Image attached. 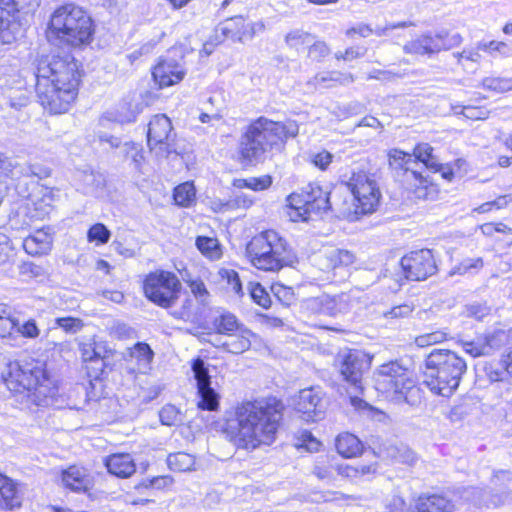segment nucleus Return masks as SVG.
<instances>
[{"label": "nucleus", "instance_id": "aec40b11", "mask_svg": "<svg viewBox=\"0 0 512 512\" xmlns=\"http://www.w3.org/2000/svg\"><path fill=\"white\" fill-rule=\"evenodd\" d=\"M54 194L51 190H42V196L40 199H33L31 206L28 204L25 208V215L29 217V221L24 220L23 223L18 226L17 220H11L12 227L16 229H27L31 226L33 219L41 220L47 217L53 210Z\"/></svg>", "mask_w": 512, "mask_h": 512}, {"label": "nucleus", "instance_id": "b1692460", "mask_svg": "<svg viewBox=\"0 0 512 512\" xmlns=\"http://www.w3.org/2000/svg\"><path fill=\"white\" fill-rule=\"evenodd\" d=\"M456 500L443 495H421L415 502L417 512H453Z\"/></svg>", "mask_w": 512, "mask_h": 512}, {"label": "nucleus", "instance_id": "13d9d810", "mask_svg": "<svg viewBox=\"0 0 512 512\" xmlns=\"http://www.w3.org/2000/svg\"><path fill=\"white\" fill-rule=\"evenodd\" d=\"M250 296L253 301L263 308H269L271 299L266 290L259 283L249 284Z\"/></svg>", "mask_w": 512, "mask_h": 512}, {"label": "nucleus", "instance_id": "6e6552de", "mask_svg": "<svg viewBox=\"0 0 512 512\" xmlns=\"http://www.w3.org/2000/svg\"><path fill=\"white\" fill-rule=\"evenodd\" d=\"M344 191H349L353 196L354 210L345 207H339L338 211L344 217L355 220L359 215L373 213L380 201V191L374 179L370 178L366 173H353L348 182L341 183L333 189V195H339Z\"/></svg>", "mask_w": 512, "mask_h": 512}, {"label": "nucleus", "instance_id": "8fccbe9b", "mask_svg": "<svg viewBox=\"0 0 512 512\" xmlns=\"http://www.w3.org/2000/svg\"><path fill=\"white\" fill-rule=\"evenodd\" d=\"M131 356L138 361L139 365L146 368L151 363L154 353L148 344L139 342L134 345Z\"/></svg>", "mask_w": 512, "mask_h": 512}, {"label": "nucleus", "instance_id": "ea45409f", "mask_svg": "<svg viewBox=\"0 0 512 512\" xmlns=\"http://www.w3.org/2000/svg\"><path fill=\"white\" fill-rule=\"evenodd\" d=\"M196 197V191L193 183L185 182L178 185L174 190L175 203L182 207L190 206Z\"/></svg>", "mask_w": 512, "mask_h": 512}, {"label": "nucleus", "instance_id": "2eb2a0df", "mask_svg": "<svg viewBox=\"0 0 512 512\" xmlns=\"http://www.w3.org/2000/svg\"><path fill=\"white\" fill-rule=\"evenodd\" d=\"M400 265L405 279L413 281L426 280L437 271L434 255L429 249L410 252L401 258Z\"/></svg>", "mask_w": 512, "mask_h": 512}, {"label": "nucleus", "instance_id": "39448f33", "mask_svg": "<svg viewBox=\"0 0 512 512\" xmlns=\"http://www.w3.org/2000/svg\"><path fill=\"white\" fill-rule=\"evenodd\" d=\"M246 255L255 268L263 271H278L298 262L287 241L274 230L255 235L246 246Z\"/></svg>", "mask_w": 512, "mask_h": 512}, {"label": "nucleus", "instance_id": "58836bf2", "mask_svg": "<svg viewBox=\"0 0 512 512\" xmlns=\"http://www.w3.org/2000/svg\"><path fill=\"white\" fill-rule=\"evenodd\" d=\"M493 307L489 306L486 302H473L465 305L464 314L467 317L474 318L478 321H485L490 319L494 314Z\"/></svg>", "mask_w": 512, "mask_h": 512}, {"label": "nucleus", "instance_id": "e433bc0d", "mask_svg": "<svg viewBox=\"0 0 512 512\" xmlns=\"http://www.w3.org/2000/svg\"><path fill=\"white\" fill-rule=\"evenodd\" d=\"M16 326V317L0 319V338L11 347H20V337H17Z\"/></svg>", "mask_w": 512, "mask_h": 512}, {"label": "nucleus", "instance_id": "5701e85b", "mask_svg": "<svg viewBox=\"0 0 512 512\" xmlns=\"http://www.w3.org/2000/svg\"><path fill=\"white\" fill-rule=\"evenodd\" d=\"M62 483L71 491L86 492L92 485V479L85 468L73 465L62 472Z\"/></svg>", "mask_w": 512, "mask_h": 512}, {"label": "nucleus", "instance_id": "1a4fd4ad", "mask_svg": "<svg viewBox=\"0 0 512 512\" xmlns=\"http://www.w3.org/2000/svg\"><path fill=\"white\" fill-rule=\"evenodd\" d=\"M182 283L171 271L155 270L148 273L143 281L145 297L153 304L168 309L180 299Z\"/></svg>", "mask_w": 512, "mask_h": 512}, {"label": "nucleus", "instance_id": "bb28decb", "mask_svg": "<svg viewBox=\"0 0 512 512\" xmlns=\"http://www.w3.org/2000/svg\"><path fill=\"white\" fill-rule=\"evenodd\" d=\"M21 506L17 486L13 480L0 473V510L8 511Z\"/></svg>", "mask_w": 512, "mask_h": 512}, {"label": "nucleus", "instance_id": "dca6fc26", "mask_svg": "<svg viewBox=\"0 0 512 512\" xmlns=\"http://www.w3.org/2000/svg\"><path fill=\"white\" fill-rule=\"evenodd\" d=\"M192 371L197 382L199 401L197 406L201 410L216 411L219 407V394L211 387V377L208 368L201 358L192 363Z\"/></svg>", "mask_w": 512, "mask_h": 512}, {"label": "nucleus", "instance_id": "6ab92c4d", "mask_svg": "<svg viewBox=\"0 0 512 512\" xmlns=\"http://www.w3.org/2000/svg\"><path fill=\"white\" fill-rule=\"evenodd\" d=\"M355 261V255L343 249H328L313 257L314 266L323 272H331L338 267L349 266Z\"/></svg>", "mask_w": 512, "mask_h": 512}, {"label": "nucleus", "instance_id": "e2e57ef3", "mask_svg": "<svg viewBox=\"0 0 512 512\" xmlns=\"http://www.w3.org/2000/svg\"><path fill=\"white\" fill-rule=\"evenodd\" d=\"M332 159L333 155L326 150L310 152L308 154V160L310 163L321 170H326L328 165L332 162Z\"/></svg>", "mask_w": 512, "mask_h": 512}, {"label": "nucleus", "instance_id": "de8ad7c7", "mask_svg": "<svg viewBox=\"0 0 512 512\" xmlns=\"http://www.w3.org/2000/svg\"><path fill=\"white\" fill-rule=\"evenodd\" d=\"M484 372L490 382L507 381L509 379L502 360L486 363L484 366Z\"/></svg>", "mask_w": 512, "mask_h": 512}, {"label": "nucleus", "instance_id": "f704fd0d", "mask_svg": "<svg viewBox=\"0 0 512 512\" xmlns=\"http://www.w3.org/2000/svg\"><path fill=\"white\" fill-rule=\"evenodd\" d=\"M414 24L412 22H398V23H395V24H388L386 25L385 27H376L375 30H373L372 28H370V26L368 25H364V24H361V25H358L357 27H353L349 30H347V35L350 36L352 35L353 33H356V34H359L360 36L362 37H368L370 36L371 34H376L377 36H382V35H388V31L390 30H393V29H396V28H405V27H409V26H413Z\"/></svg>", "mask_w": 512, "mask_h": 512}, {"label": "nucleus", "instance_id": "0e129e2a", "mask_svg": "<svg viewBox=\"0 0 512 512\" xmlns=\"http://www.w3.org/2000/svg\"><path fill=\"white\" fill-rule=\"evenodd\" d=\"M308 56L317 62H320L323 58H325L329 53L330 49L327 44L323 41H314L308 46Z\"/></svg>", "mask_w": 512, "mask_h": 512}, {"label": "nucleus", "instance_id": "a211bd4d", "mask_svg": "<svg viewBox=\"0 0 512 512\" xmlns=\"http://www.w3.org/2000/svg\"><path fill=\"white\" fill-rule=\"evenodd\" d=\"M295 407L306 415L307 420L316 421L321 418L324 410L323 393L319 387H309L301 390Z\"/></svg>", "mask_w": 512, "mask_h": 512}, {"label": "nucleus", "instance_id": "473e14b6", "mask_svg": "<svg viewBox=\"0 0 512 512\" xmlns=\"http://www.w3.org/2000/svg\"><path fill=\"white\" fill-rule=\"evenodd\" d=\"M380 454L397 462L412 465L416 461L415 453L404 445H384Z\"/></svg>", "mask_w": 512, "mask_h": 512}, {"label": "nucleus", "instance_id": "c85d7f7f", "mask_svg": "<svg viewBox=\"0 0 512 512\" xmlns=\"http://www.w3.org/2000/svg\"><path fill=\"white\" fill-rule=\"evenodd\" d=\"M354 82V76L351 73H342L339 71H329L316 74L311 80L308 81V85L314 88L333 87L336 83L346 85Z\"/></svg>", "mask_w": 512, "mask_h": 512}, {"label": "nucleus", "instance_id": "69168bd1", "mask_svg": "<svg viewBox=\"0 0 512 512\" xmlns=\"http://www.w3.org/2000/svg\"><path fill=\"white\" fill-rule=\"evenodd\" d=\"M412 312H413V306L405 303V304H401V305L392 307L390 310L384 312L383 316L386 319L398 320V319H403V318L409 317Z\"/></svg>", "mask_w": 512, "mask_h": 512}, {"label": "nucleus", "instance_id": "774afa93", "mask_svg": "<svg viewBox=\"0 0 512 512\" xmlns=\"http://www.w3.org/2000/svg\"><path fill=\"white\" fill-rule=\"evenodd\" d=\"M13 256V247L9 237L0 233V265L7 263Z\"/></svg>", "mask_w": 512, "mask_h": 512}, {"label": "nucleus", "instance_id": "338daca9", "mask_svg": "<svg viewBox=\"0 0 512 512\" xmlns=\"http://www.w3.org/2000/svg\"><path fill=\"white\" fill-rule=\"evenodd\" d=\"M220 275L223 279H225L230 286L231 290H233L236 294H241L242 285L239 278V275L236 271L231 269H222L220 271Z\"/></svg>", "mask_w": 512, "mask_h": 512}, {"label": "nucleus", "instance_id": "a18cd8bd", "mask_svg": "<svg viewBox=\"0 0 512 512\" xmlns=\"http://www.w3.org/2000/svg\"><path fill=\"white\" fill-rule=\"evenodd\" d=\"M196 246L203 255L210 259H217L220 257L218 241L215 238L199 236L196 239Z\"/></svg>", "mask_w": 512, "mask_h": 512}, {"label": "nucleus", "instance_id": "cd10ccee", "mask_svg": "<svg viewBox=\"0 0 512 512\" xmlns=\"http://www.w3.org/2000/svg\"><path fill=\"white\" fill-rule=\"evenodd\" d=\"M335 446L337 452L344 458H354L362 454L363 444L354 434L345 432L337 436Z\"/></svg>", "mask_w": 512, "mask_h": 512}, {"label": "nucleus", "instance_id": "c9c22d12", "mask_svg": "<svg viewBox=\"0 0 512 512\" xmlns=\"http://www.w3.org/2000/svg\"><path fill=\"white\" fill-rule=\"evenodd\" d=\"M213 326L217 333L226 334L228 336H232V333L243 328V326L238 323L236 316L229 312L216 317L213 321Z\"/></svg>", "mask_w": 512, "mask_h": 512}, {"label": "nucleus", "instance_id": "7c9ffc66", "mask_svg": "<svg viewBox=\"0 0 512 512\" xmlns=\"http://www.w3.org/2000/svg\"><path fill=\"white\" fill-rule=\"evenodd\" d=\"M252 336L253 333L243 327L237 331V334L232 333V336H229L230 339L222 343V347L233 354L243 353L250 348Z\"/></svg>", "mask_w": 512, "mask_h": 512}, {"label": "nucleus", "instance_id": "412c9836", "mask_svg": "<svg viewBox=\"0 0 512 512\" xmlns=\"http://www.w3.org/2000/svg\"><path fill=\"white\" fill-rule=\"evenodd\" d=\"M313 307L322 315L335 317L347 313L351 308V297L347 293L322 295L313 300Z\"/></svg>", "mask_w": 512, "mask_h": 512}, {"label": "nucleus", "instance_id": "4d7b16f0", "mask_svg": "<svg viewBox=\"0 0 512 512\" xmlns=\"http://www.w3.org/2000/svg\"><path fill=\"white\" fill-rule=\"evenodd\" d=\"M184 281L189 286L192 294L195 296V298L202 304H206L209 299V292L204 284V282L197 278V279H184Z\"/></svg>", "mask_w": 512, "mask_h": 512}, {"label": "nucleus", "instance_id": "7ed1b4c3", "mask_svg": "<svg viewBox=\"0 0 512 512\" xmlns=\"http://www.w3.org/2000/svg\"><path fill=\"white\" fill-rule=\"evenodd\" d=\"M467 364L457 353L433 349L425 359L423 384L431 392L450 397L458 388Z\"/></svg>", "mask_w": 512, "mask_h": 512}, {"label": "nucleus", "instance_id": "4be33fe9", "mask_svg": "<svg viewBox=\"0 0 512 512\" xmlns=\"http://www.w3.org/2000/svg\"><path fill=\"white\" fill-rule=\"evenodd\" d=\"M176 134L173 130H147V142L158 155L176 152Z\"/></svg>", "mask_w": 512, "mask_h": 512}, {"label": "nucleus", "instance_id": "4468645a", "mask_svg": "<svg viewBox=\"0 0 512 512\" xmlns=\"http://www.w3.org/2000/svg\"><path fill=\"white\" fill-rule=\"evenodd\" d=\"M275 130H247L240 142V154L247 164L260 161L268 148L278 143Z\"/></svg>", "mask_w": 512, "mask_h": 512}, {"label": "nucleus", "instance_id": "c03bdc74", "mask_svg": "<svg viewBox=\"0 0 512 512\" xmlns=\"http://www.w3.org/2000/svg\"><path fill=\"white\" fill-rule=\"evenodd\" d=\"M487 356L492 355L499 350L507 341V335L504 331L498 330L493 333L483 335Z\"/></svg>", "mask_w": 512, "mask_h": 512}, {"label": "nucleus", "instance_id": "864d4df0", "mask_svg": "<svg viewBox=\"0 0 512 512\" xmlns=\"http://www.w3.org/2000/svg\"><path fill=\"white\" fill-rule=\"evenodd\" d=\"M159 418L163 425L174 426L181 422V413L174 405H165L159 412Z\"/></svg>", "mask_w": 512, "mask_h": 512}, {"label": "nucleus", "instance_id": "680f3d73", "mask_svg": "<svg viewBox=\"0 0 512 512\" xmlns=\"http://www.w3.org/2000/svg\"><path fill=\"white\" fill-rule=\"evenodd\" d=\"M253 204L252 198L244 193H240L230 198L226 203L223 204L224 210L233 209H247Z\"/></svg>", "mask_w": 512, "mask_h": 512}, {"label": "nucleus", "instance_id": "09e8293b", "mask_svg": "<svg viewBox=\"0 0 512 512\" xmlns=\"http://www.w3.org/2000/svg\"><path fill=\"white\" fill-rule=\"evenodd\" d=\"M459 344L463 350L470 356L476 358L481 356H487L485 344L482 336H478L471 341L459 340Z\"/></svg>", "mask_w": 512, "mask_h": 512}, {"label": "nucleus", "instance_id": "72a5a7b5", "mask_svg": "<svg viewBox=\"0 0 512 512\" xmlns=\"http://www.w3.org/2000/svg\"><path fill=\"white\" fill-rule=\"evenodd\" d=\"M134 115L133 113L127 109L122 108V110H107L100 117L98 124L100 126H108V125H125L130 124L133 121Z\"/></svg>", "mask_w": 512, "mask_h": 512}, {"label": "nucleus", "instance_id": "0eeeda50", "mask_svg": "<svg viewBox=\"0 0 512 512\" xmlns=\"http://www.w3.org/2000/svg\"><path fill=\"white\" fill-rule=\"evenodd\" d=\"M377 390L404 400L410 405L420 402L421 391L416 386L414 373L398 361L380 365L375 373Z\"/></svg>", "mask_w": 512, "mask_h": 512}, {"label": "nucleus", "instance_id": "9b49d317", "mask_svg": "<svg viewBox=\"0 0 512 512\" xmlns=\"http://www.w3.org/2000/svg\"><path fill=\"white\" fill-rule=\"evenodd\" d=\"M39 5V0H0V45L11 44L20 32L18 13H28Z\"/></svg>", "mask_w": 512, "mask_h": 512}, {"label": "nucleus", "instance_id": "4c0bfd02", "mask_svg": "<svg viewBox=\"0 0 512 512\" xmlns=\"http://www.w3.org/2000/svg\"><path fill=\"white\" fill-rule=\"evenodd\" d=\"M167 464L173 471H191L195 465V457L185 452H177L168 456Z\"/></svg>", "mask_w": 512, "mask_h": 512}, {"label": "nucleus", "instance_id": "6e6d98bb", "mask_svg": "<svg viewBox=\"0 0 512 512\" xmlns=\"http://www.w3.org/2000/svg\"><path fill=\"white\" fill-rule=\"evenodd\" d=\"M477 49L486 51L491 55L495 52H498L502 56L512 55V48L502 41L478 42Z\"/></svg>", "mask_w": 512, "mask_h": 512}, {"label": "nucleus", "instance_id": "a19ab883", "mask_svg": "<svg viewBox=\"0 0 512 512\" xmlns=\"http://www.w3.org/2000/svg\"><path fill=\"white\" fill-rule=\"evenodd\" d=\"M126 156L131 159L133 169L139 173L144 174L145 157L142 148L134 143H125Z\"/></svg>", "mask_w": 512, "mask_h": 512}, {"label": "nucleus", "instance_id": "2f4dec72", "mask_svg": "<svg viewBox=\"0 0 512 512\" xmlns=\"http://www.w3.org/2000/svg\"><path fill=\"white\" fill-rule=\"evenodd\" d=\"M388 156L389 165L393 169H403L407 177L409 175H411L415 179H418V177H420V175L416 171H413L410 167L411 164L415 163L413 155L405 153L398 149H393L390 150Z\"/></svg>", "mask_w": 512, "mask_h": 512}, {"label": "nucleus", "instance_id": "603ef678", "mask_svg": "<svg viewBox=\"0 0 512 512\" xmlns=\"http://www.w3.org/2000/svg\"><path fill=\"white\" fill-rule=\"evenodd\" d=\"M483 87L498 93L512 90V78L487 77L482 82Z\"/></svg>", "mask_w": 512, "mask_h": 512}, {"label": "nucleus", "instance_id": "37998d69", "mask_svg": "<svg viewBox=\"0 0 512 512\" xmlns=\"http://www.w3.org/2000/svg\"><path fill=\"white\" fill-rule=\"evenodd\" d=\"M285 42L290 48L299 50L304 46H309L313 42V36L301 29H295L286 35Z\"/></svg>", "mask_w": 512, "mask_h": 512}, {"label": "nucleus", "instance_id": "bf43d9fd", "mask_svg": "<svg viewBox=\"0 0 512 512\" xmlns=\"http://www.w3.org/2000/svg\"><path fill=\"white\" fill-rule=\"evenodd\" d=\"M447 338V333L443 330L433 331L431 333H425L415 338V343L419 347H426L441 343Z\"/></svg>", "mask_w": 512, "mask_h": 512}, {"label": "nucleus", "instance_id": "c756f323", "mask_svg": "<svg viewBox=\"0 0 512 512\" xmlns=\"http://www.w3.org/2000/svg\"><path fill=\"white\" fill-rule=\"evenodd\" d=\"M79 349L84 362L100 363L101 368L104 366V358L107 351L102 342H96L94 338H91L81 342Z\"/></svg>", "mask_w": 512, "mask_h": 512}, {"label": "nucleus", "instance_id": "9d476101", "mask_svg": "<svg viewBox=\"0 0 512 512\" xmlns=\"http://www.w3.org/2000/svg\"><path fill=\"white\" fill-rule=\"evenodd\" d=\"M332 192L324 191L317 184H308L301 193H292L288 198V206L295 214L290 217L295 221L296 217L304 221L310 219L312 214H321L337 205L336 197Z\"/></svg>", "mask_w": 512, "mask_h": 512}, {"label": "nucleus", "instance_id": "49530a36", "mask_svg": "<svg viewBox=\"0 0 512 512\" xmlns=\"http://www.w3.org/2000/svg\"><path fill=\"white\" fill-rule=\"evenodd\" d=\"M82 181L90 193L102 191L106 185L105 176L100 172H84Z\"/></svg>", "mask_w": 512, "mask_h": 512}, {"label": "nucleus", "instance_id": "052dcab7", "mask_svg": "<svg viewBox=\"0 0 512 512\" xmlns=\"http://www.w3.org/2000/svg\"><path fill=\"white\" fill-rule=\"evenodd\" d=\"M55 323L66 333L70 334L79 332L84 326L83 321L80 318L75 317H58L56 318Z\"/></svg>", "mask_w": 512, "mask_h": 512}, {"label": "nucleus", "instance_id": "423d86ee", "mask_svg": "<svg viewBox=\"0 0 512 512\" xmlns=\"http://www.w3.org/2000/svg\"><path fill=\"white\" fill-rule=\"evenodd\" d=\"M93 23L88 13L80 6L67 3L59 6L52 13L47 37H55L72 46L90 42L93 35Z\"/></svg>", "mask_w": 512, "mask_h": 512}, {"label": "nucleus", "instance_id": "f3484780", "mask_svg": "<svg viewBox=\"0 0 512 512\" xmlns=\"http://www.w3.org/2000/svg\"><path fill=\"white\" fill-rule=\"evenodd\" d=\"M152 76L160 88L179 83L185 76L183 58L164 57L154 67Z\"/></svg>", "mask_w": 512, "mask_h": 512}, {"label": "nucleus", "instance_id": "ddd939ff", "mask_svg": "<svg viewBox=\"0 0 512 512\" xmlns=\"http://www.w3.org/2000/svg\"><path fill=\"white\" fill-rule=\"evenodd\" d=\"M462 37L457 32L441 31L435 34H423L405 44L404 51L417 55H432L441 50H449L460 45Z\"/></svg>", "mask_w": 512, "mask_h": 512}, {"label": "nucleus", "instance_id": "a878e982", "mask_svg": "<svg viewBox=\"0 0 512 512\" xmlns=\"http://www.w3.org/2000/svg\"><path fill=\"white\" fill-rule=\"evenodd\" d=\"M105 466L112 475L128 478L136 471L133 457L128 453L112 454L105 460Z\"/></svg>", "mask_w": 512, "mask_h": 512}, {"label": "nucleus", "instance_id": "f257e3e1", "mask_svg": "<svg viewBox=\"0 0 512 512\" xmlns=\"http://www.w3.org/2000/svg\"><path fill=\"white\" fill-rule=\"evenodd\" d=\"M283 410V403L274 397L242 402L228 414L224 431L240 449L270 446L276 440Z\"/></svg>", "mask_w": 512, "mask_h": 512}, {"label": "nucleus", "instance_id": "f03ea898", "mask_svg": "<svg viewBox=\"0 0 512 512\" xmlns=\"http://www.w3.org/2000/svg\"><path fill=\"white\" fill-rule=\"evenodd\" d=\"M80 77L79 64L71 54L42 57L35 73L39 103L50 113L66 112L77 95Z\"/></svg>", "mask_w": 512, "mask_h": 512}, {"label": "nucleus", "instance_id": "3c124183", "mask_svg": "<svg viewBox=\"0 0 512 512\" xmlns=\"http://www.w3.org/2000/svg\"><path fill=\"white\" fill-rule=\"evenodd\" d=\"M17 337H20V346L22 345V338L35 339L40 335V329L34 319H29L23 324L19 323L17 319Z\"/></svg>", "mask_w": 512, "mask_h": 512}, {"label": "nucleus", "instance_id": "20e7f679", "mask_svg": "<svg viewBox=\"0 0 512 512\" xmlns=\"http://www.w3.org/2000/svg\"><path fill=\"white\" fill-rule=\"evenodd\" d=\"M2 378L7 388L16 393L28 392V397L37 406L48 404V400L57 393V388L48 376L44 364H25L18 362L9 363Z\"/></svg>", "mask_w": 512, "mask_h": 512}, {"label": "nucleus", "instance_id": "f8f14e48", "mask_svg": "<svg viewBox=\"0 0 512 512\" xmlns=\"http://www.w3.org/2000/svg\"><path fill=\"white\" fill-rule=\"evenodd\" d=\"M370 364V357L357 349L344 348L335 357V366L343 380L355 390H362V377Z\"/></svg>", "mask_w": 512, "mask_h": 512}, {"label": "nucleus", "instance_id": "79ce46f5", "mask_svg": "<svg viewBox=\"0 0 512 512\" xmlns=\"http://www.w3.org/2000/svg\"><path fill=\"white\" fill-rule=\"evenodd\" d=\"M414 157L429 169H436L439 166L437 158L433 155V148L428 143L418 144L414 148Z\"/></svg>", "mask_w": 512, "mask_h": 512}, {"label": "nucleus", "instance_id": "5fc2aeb1", "mask_svg": "<svg viewBox=\"0 0 512 512\" xmlns=\"http://www.w3.org/2000/svg\"><path fill=\"white\" fill-rule=\"evenodd\" d=\"M111 233L102 223L94 224L87 232L89 242H97V244H106L110 239Z\"/></svg>", "mask_w": 512, "mask_h": 512}, {"label": "nucleus", "instance_id": "393cba45", "mask_svg": "<svg viewBox=\"0 0 512 512\" xmlns=\"http://www.w3.org/2000/svg\"><path fill=\"white\" fill-rule=\"evenodd\" d=\"M53 238L50 229H38L23 241L24 250L32 256L47 254L52 248Z\"/></svg>", "mask_w": 512, "mask_h": 512}]
</instances>
